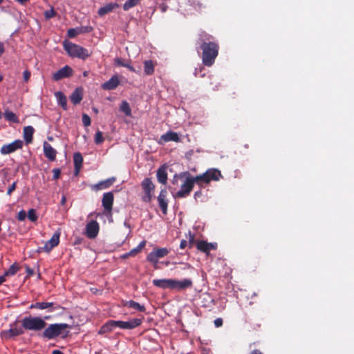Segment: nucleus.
Wrapping results in <instances>:
<instances>
[{
	"label": "nucleus",
	"instance_id": "obj_1",
	"mask_svg": "<svg viewBox=\"0 0 354 354\" xmlns=\"http://www.w3.org/2000/svg\"><path fill=\"white\" fill-rule=\"evenodd\" d=\"M213 37L205 32H201L198 38V43L202 50L203 64L206 66H212L218 55V44L213 41Z\"/></svg>",
	"mask_w": 354,
	"mask_h": 354
},
{
	"label": "nucleus",
	"instance_id": "obj_2",
	"mask_svg": "<svg viewBox=\"0 0 354 354\" xmlns=\"http://www.w3.org/2000/svg\"><path fill=\"white\" fill-rule=\"evenodd\" d=\"M49 319V317L46 316L44 319L40 317H26L21 320V324L25 330L32 331H41L47 326L45 319Z\"/></svg>",
	"mask_w": 354,
	"mask_h": 354
},
{
	"label": "nucleus",
	"instance_id": "obj_3",
	"mask_svg": "<svg viewBox=\"0 0 354 354\" xmlns=\"http://www.w3.org/2000/svg\"><path fill=\"white\" fill-rule=\"evenodd\" d=\"M63 46L68 55L72 57H77L84 60L91 55L88 49L66 40L64 41Z\"/></svg>",
	"mask_w": 354,
	"mask_h": 354
},
{
	"label": "nucleus",
	"instance_id": "obj_4",
	"mask_svg": "<svg viewBox=\"0 0 354 354\" xmlns=\"http://www.w3.org/2000/svg\"><path fill=\"white\" fill-rule=\"evenodd\" d=\"M70 326L66 323L50 324L46 326L41 337L47 339H53L61 335L63 332Z\"/></svg>",
	"mask_w": 354,
	"mask_h": 354
},
{
	"label": "nucleus",
	"instance_id": "obj_5",
	"mask_svg": "<svg viewBox=\"0 0 354 354\" xmlns=\"http://www.w3.org/2000/svg\"><path fill=\"white\" fill-rule=\"evenodd\" d=\"M222 174L220 170L218 169H209L205 173L195 176V180L200 185L201 183H209L212 180L218 181L221 178Z\"/></svg>",
	"mask_w": 354,
	"mask_h": 354
},
{
	"label": "nucleus",
	"instance_id": "obj_6",
	"mask_svg": "<svg viewBox=\"0 0 354 354\" xmlns=\"http://www.w3.org/2000/svg\"><path fill=\"white\" fill-rule=\"evenodd\" d=\"M196 183L195 177L189 176L186 178L180 189L176 193V198H185L189 195L192 191L194 183Z\"/></svg>",
	"mask_w": 354,
	"mask_h": 354
},
{
	"label": "nucleus",
	"instance_id": "obj_7",
	"mask_svg": "<svg viewBox=\"0 0 354 354\" xmlns=\"http://www.w3.org/2000/svg\"><path fill=\"white\" fill-rule=\"evenodd\" d=\"M24 333V328L22 326H19V322L17 320L12 324H10V328L8 330L1 331V336L6 339H9Z\"/></svg>",
	"mask_w": 354,
	"mask_h": 354
},
{
	"label": "nucleus",
	"instance_id": "obj_8",
	"mask_svg": "<svg viewBox=\"0 0 354 354\" xmlns=\"http://www.w3.org/2000/svg\"><path fill=\"white\" fill-rule=\"evenodd\" d=\"M142 189L145 193L142 201L145 203H150L152 200L155 185L149 178H145L141 183Z\"/></svg>",
	"mask_w": 354,
	"mask_h": 354
},
{
	"label": "nucleus",
	"instance_id": "obj_9",
	"mask_svg": "<svg viewBox=\"0 0 354 354\" xmlns=\"http://www.w3.org/2000/svg\"><path fill=\"white\" fill-rule=\"evenodd\" d=\"M142 323V319L134 318L124 322L121 320H113L115 328L118 327L121 329L132 330L140 326Z\"/></svg>",
	"mask_w": 354,
	"mask_h": 354
},
{
	"label": "nucleus",
	"instance_id": "obj_10",
	"mask_svg": "<svg viewBox=\"0 0 354 354\" xmlns=\"http://www.w3.org/2000/svg\"><path fill=\"white\" fill-rule=\"evenodd\" d=\"M169 254V250L166 248H156L151 252L147 257V260L153 264H156L158 259L162 258Z\"/></svg>",
	"mask_w": 354,
	"mask_h": 354
},
{
	"label": "nucleus",
	"instance_id": "obj_11",
	"mask_svg": "<svg viewBox=\"0 0 354 354\" xmlns=\"http://www.w3.org/2000/svg\"><path fill=\"white\" fill-rule=\"evenodd\" d=\"M22 147L23 141L21 140H16L10 144L3 145L0 149V152L3 155H6L13 153Z\"/></svg>",
	"mask_w": 354,
	"mask_h": 354
},
{
	"label": "nucleus",
	"instance_id": "obj_12",
	"mask_svg": "<svg viewBox=\"0 0 354 354\" xmlns=\"http://www.w3.org/2000/svg\"><path fill=\"white\" fill-rule=\"evenodd\" d=\"M60 308L61 306L59 305L55 306V304L53 302H36L32 304L29 307L30 309H46L49 313H52L56 310L59 309Z\"/></svg>",
	"mask_w": 354,
	"mask_h": 354
},
{
	"label": "nucleus",
	"instance_id": "obj_13",
	"mask_svg": "<svg viewBox=\"0 0 354 354\" xmlns=\"http://www.w3.org/2000/svg\"><path fill=\"white\" fill-rule=\"evenodd\" d=\"M100 230V225L96 221H91L87 223L85 229V234L88 239H95Z\"/></svg>",
	"mask_w": 354,
	"mask_h": 354
},
{
	"label": "nucleus",
	"instance_id": "obj_14",
	"mask_svg": "<svg viewBox=\"0 0 354 354\" xmlns=\"http://www.w3.org/2000/svg\"><path fill=\"white\" fill-rule=\"evenodd\" d=\"M193 286V281L190 279H184L181 281L176 279L172 280V289L178 291H182L187 288H191Z\"/></svg>",
	"mask_w": 354,
	"mask_h": 354
},
{
	"label": "nucleus",
	"instance_id": "obj_15",
	"mask_svg": "<svg viewBox=\"0 0 354 354\" xmlns=\"http://www.w3.org/2000/svg\"><path fill=\"white\" fill-rule=\"evenodd\" d=\"M61 236V230L58 229L52 236L51 239L46 241L44 245L46 252H50L59 243V238Z\"/></svg>",
	"mask_w": 354,
	"mask_h": 354
},
{
	"label": "nucleus",
	"instance_id": "obj_16",
	"mask_svg": "<svg viewBox=\"0 0 354 354\" xmlns=\"http://www.w3.org/2000/svg\"><path fill=\"white\" fill-rule=\"evenodd\" d=\"M72 75L73 69L66 65L55 73L53 75V79L55 81H59L62 79L71 77Z\"/></svg>",
	"mask_w": 354,
	"mask_h": 354
},
{
	"label": "nucleus",
	"instance_id": "obj_17",
	"mask_svg": "<svg viewBox=\"0 0 354 354\" xmlns=\"http://www.w3.org/2000/svg\"><path fill=\"white\" fill-rule=\"evenodd\" d=\"M114 196L111 192L104 193L102 197V207L106 212H111L113 208Z\"/></svg>",
	"mask_w": 354,
	"mask_h": 354
},
{
	"label": "nucleus",
	"instance_id": "obj_18",
	"mask_svg": "<svg viewBox=\"0 0 354 354\" xmlns=\"http://www.w3.org/2000/svg\"><path fill=\"white\" fill-rule=\"evenodd\" d=\"M167 194L166 189H162L158 196L159 207L163 214H167V213L168 201L167 200Z\"/></svg>",
	"mask_w": 354,
	"mask_h": 354
},
{
	"label": "nucleus",
	"instance_id": "obj_19",
	"mask_svg": "<svg viewBox=\"0 0 354 354\" xmlns=\"http://www.w3.org/2000/svg\"><path fill=\"white\" fill-rule=\"evenodd\" d=\"M116 180L115 177H111L109 178H107L104 180H102L99 182L98 183H96L95 185H93L91 186V189L93 191H99L104 189H107L110 187Z\"/></svg>",
	"mask_w": 354,
	"mask_h": 354
},
{
	"label": "nucleus",
	"instance_id": "obj_20",
	"mask_svg": "<svg viewBox=\"0 0 354 354\" xmlns=\"http://www.w3.org/2000/svg\"><path fill=\"white\" fill-rule=\"evenodd\" d=\"M44 154L50 161H55L57 156V151L46 141L43 144Z\"/></svg>",
	"mask_w": 354,
	"mask_h": 354
},
{
	"label": "nucleus",
	"instance_id": "obj_21",
	"mask_svg": "<svg viewBox=\"0 0 354 354\" xmlns=\"http://www.w3.org/2000/svg\"><path fill=\"white\" fill-rule=\"evenodd\" d=\"M196 248L207 254H209L210 250H215L216 248V244L212 243H207L205 241H197L196 242Z\"/></svg>",
	"mask_w": 354,
	"mask_h": 354
},
{
	"label": "nucleus",
	"instance_id": "obj_22",
	"mask_svg": "<svg viewBox=\"0 0 354 354\" xmlns=\"http://www.w3.org/2000/svg\"><path fill=\"white\" fill-rule=\"evenodd\" d=\"M172 280L173 279H156L152 281V283L153 286L162 289H172Z\"/></svg>",
	"mask_w": 354,
	"mask_h": 354
},
{
	"label": "nucleus",
	"instance_id": "obj_23",
	"mask_svg": "<svg viewBox=\"0 0 354 354\" xmlns=\"http://www.w3.org/2000/svg\"><path fill=\"white\" fill-rule=\"evenodd\" d=\"M119 84H120V80H119L118 77L116 75H114L112 77H111L108 81L104 82L102 85V88L104 90H108V91L113 90L115 88H117V86L119 85Z\"/></svg>",
	"mask_w": 354,
	"mask_h": 354
},
{
	"label": "nucleus",
	"instance_id": "obj_24",
	"mask_svg": "<svg viewBox=\"0 0 354 354\" xmlns=\"http://www.w3.org/2000/svg\"><path fill=\"white\" fill-rule=\"evenodd\" d=\"M83 98V91L82 88H77L70 96L71 101L75 105L80 103Z\"/></svg>",
	"mask_w": 354,
	"mask_h": 354
},
{
	"label": "nucleus",
	"instance_id": "obj_25",
	"mask_svg": "<svg viewBox=\"0 0 354 354\" xmlns=\"http://www.w3.org/2000/svg\"><path fill=\"white\" fill-rule=\"evenodd\" d=\"M73 162L75 167V175H78L83 162V158L80 152L74 153Z\"/></svg>",
	"mask_w": 354,
	"mask_h": 354
},
{
	"label": "nucleus",
	"instance_id": "obj_26",
	"mask_svg": "<svg viewBox=\"0 0 354 354\" xmlns=\"http://www.w3.org/2000/svg\"><path fill=\"white\" fill-rule=\"evenodd\" d=\"M161 139L165 142L174 141L178 142L180 141L178 134L174 131H168L161 136Z\"/></svg>",
	"mask_w": 354,
	"mask_h": 354
},
{
	"label": "nucleus",
	"instance_id": "obj_27",
	"mask_svg": "<svg viewBox=\"0 0 354 354\" xmlns=\"http://www.w3.org/2000/svg\"><path fill=\"white\" fill-rule=\"evenodd\" d=\"M35 129L32 126H27L24 128V138L27 144L32 142V136Z\"/></svg>",
	"mask_w": 354,
	"mask_h": 354
},
{
	"label": "nucleus",
	"instance_id": "obj_28",
	"mask_svg": "<svg viewBox=\"0 0 354 354\" xmlns=\"http://www.w3.org/2000/svg\"><path fill=\"white\" fill-rule=\"evenodd\" d=\"M115 328L113 320H109L99 330L98 334L103 335L111 332Z\"/></svg>",
	"mask_w": 354,
	"mask_h": 354
},
{
	"label": "nucleus",
	"instance_id": "obj_29",
	"mask_svg": "<svg viewBox=\"0 0 354 354\" xmlns=\"http://www.w3.org/2000/svg\"><path fill=\"white\" fill-rule=\"evenodd\" d=\"M119 5L116 3H108L104 7L100 8L98 10V15L100 16H104V15L111 12L114 8H118Z\"/></svg>",
	"mask_w": 354,
	"mask_h": 354
},
{
	"label": "nucleus",
	"instance_id": "obj_30",
	"mask_svg": "<svg viewBox=\"0 0 354 354\" xmlns=\"http://www.w3.org/2000/svg\"><path fill=\"white\" fill-rule=\"evenodd\" d=\"M55 96L58 101L59 104L62 107L64 110L67 109V99L66 95L61 91L55 93Z\"/></svg>",
	"mask_w": 354,
	"mask_h": 354
},
{
	"label": "nucleus",
	"instance_id": "obj_31",
	"mask_svg": "<svg viewBox=\"0 0 354 354\" xmlns=\"http://www.w3.org/2000/svg\"><path fill=\"white\" fill-rule=\"evenodd\" d=\"M125 306H128L129 308H133L135 310H137L140 312H145V307L144 306L140 305L139 303L133 301L129 300L125 302L124 304Z\"/></svg>",
	"mask_w": 354,
	"mask_h": 354
},
{
	"label": "nucleus",
	"instance_id": "obj_32",
	"mask_svg": "<svg viewBox=\"0 0 354 354\" xmlns=\"http://www.w3.org/2000/svg\"><path fill=\"white\" fill-rule=\"evenodd\" d=\"M158 181L162 184H166L167 180V173L163 168H159L157 171Z\"/></svg>",
	"mask_w": 354,
	"mask_h": 354
},
{
	"label": "nucleus",
	"instance_id": "obj_33",
	"mask_svg": "<svg viewBox=\"0 0 354 354\" xmlns=\"http://www.w3.org/2000/svg\"><path fill=\"white\" fill-rule=\"evenodd\" d=\"M144 71L147 75H151L154 72V64L151 60H146L144 62Z\"/></svg>",
	"mask_w": 354,
	"mask_h": 354
},
{
	"label": "nucleus",
	"instance_id": "obj_34",
	"mask_svg": "<svg viewBox=\"0 0 354 354\" xmlns=\"http://www.w3.org/2000/svg\"><path fill=\"white\" fill-rule=\"evenodd\" d=\"M5 119L9 122H12L13 123H19V120L17 115L11 111L6 110L4 113Z\"/></svg>",
	"mask_w": 354,
	"mask_h": 354
},
{
	"label": "nucleus",
	"instance_id": "obj_35",
	"mask_svg": "<svg viewBox=\"0 0 354 354\" xmlns=\"http://www.w3.org/2000/svg\"><path fill=\"white\" fill-rule=\"evenodd\" d=\"M21 267L17 263H13L10 267L6 270L5 273V276L12 277L14 276L19 270Z\"/></svg>",
	"mask_w": 354,
	"mask_h": 354
},
{
	"label": "nucleus",
	"instance_id": "obj_36",
	"mask_svg": "<svg viewBox=\"0 0 354 354\" xmlns=\"http://www.w3.org/2000/svg\"><path fill=\"white\" fill-rule=\"evenodd\" d=\"M146 243H147L146 241H141L136 248L131 250L129 252V255H130L131 257L136 256L145 248V246L146 245Z\"/></svg>",
	"mask_w": 354,
	"mask_h": 354
},
{
	"label": "nucleus",
	"instance_id": "obj_37",
	"mask_svg": "<svg viewBox=\"0 0 354 354\" xmlns=\"http://www.w3.org/2000/svg\"><path fill=\"white\" fill-rule=\"evenodd\" d=\"M120 111L124 113L127 116L131 115V109L130 108L129 103L127 101L122 102L120 106Z\"/></svg>",
	"mask_w": 354,
	"mask_h": 354
},
{
	"label": "nucleus",
	"instance_id": "obj_38",
	"mask_svg": "<svg viewBox=\"0 0 354 354\" xmlns=\"http://www.w3.org/2000/svg\"><path fill=\"white\" fill-rule=\"evenodd\" d=\"M115 62L118 66L126 67L129 71L132 72H136L135 68H133V66L131 65V64L129 62H125L124 60L118 58L115 59Z\"/></svg>",
	"mask_w": 354,
	"mask_h": 354
},
{
	"label": "nucleus",
	"instance_id": "obj_39",
	"mask_svg": "<svg viewBox=\"0 0 354 354\" xmlns=\"http://www.w3.org/2000/svg\"><path fill=\"white\" fill-rule=\"evenodd\" d=\"M140 0H127L123 5L124 10H129L130 8L136 6Z\"/></svg>",
	"mask_w": 354,
	"mask_h": 354
},
{
	"label": "nucleus",
	"instance_id": "obj_40",
	"mask_svg": "<svg viewBox=\"0 0 354 354\" xmlns=\"http://www.w3.org/2000/svg\"><path fill=\"white\" fill-rule=\"evenodd\" d=\"M26 216H28V219L32 222H35L38 218L36 212L34 209H30Z\"/></svg>",
	"mask_w": 354,
	"mask_h": 354
},
{
	"label": "nucleus",
	"instance_id": "obj_41",
	"mask_svg": "<svg viewBox=\"0 0 354 354\" xmlns=\"http://www.w3.org/2000/svg\"><path fill=\"white\" fill-rule=\"evenodd\" d=\"M81 31H79V28H70L67 31V36L70 38L76 37L78 34H80Z\"/></svg>",
	"mask_w": 354,
	"mask_h": 354
},
{
	"label": "nucleus",
	"instance_id": "obj_42",
	"mask_svg": "<svg viewBox=\"0 0 354 354\" xmlns=\"http://www.w3.org/2000/svg\"><path fill=\"white\" fill-rule=\"evenodd\" d=\"M190 4L196 10H201L205 7L199 0H192L190 1Z\"/></svg>",
	"mask_w": 354,
	"mask_h": 354
},
{
	"label": "nucleus",
	"instance_id": "obj_43",
	"mask_svg": "<svg viewBox=\"0 0 354 354\" xmlns=\"http://www.w3.org/2000/svg\"><path fill=\"white\" fill-rule=\"evenodd\" d=\"M104 141V138L102 133L100 131H97L95 136V142L97 145L101 144Z\"/></svg>",
	"mask_w": 354,
	"mask_h": 354
},
{
	"label": "nucleus",
	"instance_id": "obj_44",
	"mask_svg": "<svg viewBox=\"0 0 354 354\" xmlns=\"http://www.w3.org/2000/svg\"><path fill=\"white\" fill-rule=\"evenodd\" d=\"M82 123L84 127H88L91 125V120L90 117L87 114L84 113L82 115Z\"/></svg>",
	"mask_w": 354,
	"mask_h": 354
},
{
	"label": "nucleus",
	"instance_id": "obj_45",
	"mask_svg": "<svg viewBox=\"0 0 354 354\" xmlns=\"http://www.w3.org/2000/svg\"><path fill=\"white\" fill-rule=\"evenodd\" d=\"M203 69H204L203 67H201L198 69L196 68L195 72H194V75L196 77H205V73H203Z\"/></svg>",
	"mask_w": 354,
	"mask_h": 354
},
{
	"label": "nucleus",
	"instance_id": "obj_46",
	"mask_svg": "<svg viewBox=\"0 0 354 354\" xmlns=\"http://www.w3.org/2000/svg\"><path fill=\"white\" fill-rule=\"evenodd\" d=\"M189 247L192 248V245L195 243V235L194 234H192L191 232L189 233Z\"/></svg>",
	"mask_w": 354,
	"mask_h": 354
},
{
	"label": "nucleus",
	"instance_id": "obj_47",
	"mask_svg": "<svg viewBox=\"0 0 354 354\" xmlns=\"http://www.w3.org/2000/svg\"><path fill=\"white\" fill-rule=\"evenodd\" d=\"M17 182H14L8 189L7 194L10 196L12 193L16 189Z\"/></svg>",
	"mask_w": 354,
	"mask_h": 354
},
{
	"label": "nucleus",
	"instance_id": "obj_48",
	"mask_svg": "<svg viewBox=\"0 0 354 354\" xmlns=\"http://www.w3.org/2000/svg\"><path fill=\"white\" fill-rule=\"evenodd\" d=\"M26 217V212L24 210H21L17 215V219L19 221H24Z\"/></svg>",
	"mask_w": 354,
	"mask_h": 354
},
{
	"label": "nucleus",
	"instance_id": "obj_49",
	"mask_svg": "<svg viewBox=\"0 0 354 354\" xmlns=\"http://www.w3.org/2000/svg\"><path fill=\"white\" fill-rule=\"evenodd\" d=\"M55 15H56V13H55V10L53 9H51V10H50L48 11H46L45 12V17L47 19H50V18L55 17Z\"/></svg>",
	"mask_w": 354,
	"mask_h": 354
},
{
	"label": "nucleus",
	"instance_id": "obj_50",
	"mask_svg": "<svg viewBox=\"0 0 354 354\" xmlns=\"http://www.w3.org/2000/svg\"><path fill=\"white\" fill-rule=\"evenodd\" d=\"M79 31H81V33L82 32H90L93 30V28L91 26H84L78 28Z\"/></svg>",
	"mask_w": 354,
	"mask_h": 354
},
{
	"label": "nucleus",
	"instance_id": "obj_51",
	"mask_svg": "<svg viewBox=\"0 0 354 354\" xmlns=\"http://www.w3.org/2000/svg\"><path fill=\"white\" fill-rule=\"evenodd\" d=\"M30 75H31L30 71L28 70H26L23 73L24 80L27 82L29 80Z\"/></svg>",
	"mask_w": 354,
	"mask_h": 354
},
{
	"label": "nucleus",
	"instance_id": "obj_52",
	"mask_svg": "<svg viewBox=\"0 0 354 354\" xmlns=\"http://www.w3.org/2000/svg\"><path fill=\"white\" fill-rule=\"evenodd\" d=\"M25 268H26V272L27 273L28 277H30L34 274V273H35L34 270L32 268H30L28 265L25 266Z\"/></svg>",
	"mask_w": 354,
	"mask_h": 354
},
{
	"label": "nucleus",
	"instance_id": "obj_53",
	"mask_svg": "<svg viewBox=\"0 0 354 354\" xmlns=\"http://www.w3.org/2000/svg\"><path fill=\"white\" fill-rule=\"evenodd\" d=\"M53 178L54 179H58L60 177V174H61V171L59 169H53Z\"/></svg>",
	"mask_w": 354,
	"mask_h": 354
},
{
	"label": "nucleus",
	"instance_id": "obj_54",
	"mask_svg": "<svg viewBox=\"0 0 354 354\" xmlns=\"http://www.w3.org/2000/svg\"><path fill=\"white\" fill-rule=\"evenodd\" d=\"M223 319L221 318H217L214 320V325L216 327L218 328L223 325Z\"/></svg>",
	"mask_w": 354,
	"mask_h": 354
},
{
	"label": "nucleus",
	"instance_id": "obj_55",
	"mask_svg": "<svg viewBox=\"0 0 354 354\" xmlns=\"http://www.w3.org/2000/svg\"><path fill=\"white\" fill-rule=\"evenodd\" d=\"M6 51V47L3 42L0 41V57L4 54Z\"/></svg>",
	"mask_w": 354,
	"mask_h": 354
},
{
	"label": "nucleus",
	"instance_id": "obj_56",
	"mask_svg": "<svg viewBox=\"0 0 354 354\" xmlns=\"http://www.w3.org/2000/svg\"><path fill=\"white\" fill-rule=\"evenodd\" d=\"M187 245V241L186 240H182L180 243V249H185Z\"/></svg>",
	"mask_w": 354,
	"mask_h": 354
},
{
	"label": "nucleus",
	"instance_id": "obj_57",
	"mask_svg": "<svg viewBox=\"0 0 354 354\" xmlns=\"http://www.w3.org/2000/svg\"><path fill=\"white\" fill-rule=\"evenodd\" d=\"M66 203V197L64 194H63L62 196V198H61L60 204H61V205L64 206V205H65Z\"/></svg>",
	"mask_w": 354,
	"mask_h": 354
},
{
	"label": "nucleus",
	"instance_id": "obj_58",
	"mask_svg": "<svg viewBox=\"0 0 354 354\" xmlns=\"http://www.w3.org/2000/svg\"><path fill=\"white\" fill-rule=\"evenodd\" d=\"M7 276H5V273L0 277V285L6 281Z\"/></svg>",
	"mask_w": 354,
	"mask_h": 354
},
{
	"label": "nucleus",
	"instance_id": "obj_59",
	"mask_svg": "<svg viewBox=\"0 0 354 354\" xmlns=\"http://www.w3.org/2000/svg\"><path fill=\"white\" fill-rule=\"evenodd\" d=\"M249 354H263V353L259 349H254Z\"/></svg>",
	"mask_w": 354,
	"mask_h": 354
},
{
	"label": "nucleus",
	"instance_id": "obj_60",
	"mask_svg": "<svg viewBox=\"0 0 354 354\" xmlns=\"http://www.w3.org/2000/svg\"><path fill=\"white\" fill-rule=\"evenodd\" d=\"M37 252L40 253V252H46V249L44 248V246L43 247H39L37 250Z\"/></svg>",
	"mask_w": 354,
	"mask_h": 354
},
{
	"label": "nucleus",
	"instance_id": "obj_61",
	"mask_svg": "<svg viewBox=\"0 0 354 354\" xmlns=\"http://www.w3.org/2000/svg\"><path fill=\"white\" fill-rule=\"evenodd\" d=\"M131 257V256H130V255H129V252H127V253L123 254L121 256V258H122V259H127V258H129V257Z\"/></svg>",
	"mask_w": 354,
	"mask_h": 354
},
{
	"label": "nucleus",
	"instance_id": "obj_62",
	"mask_svg": "<svg viewBox=\"0 0 354 354\" xmlns=\"http://www.w3.org/2000/svg\"><path fill=\"white\" fill-rule=\"evenodd\" d=\"M202 193L201 191L199 192H196L195 194H194V198H196L198 197H200L201 196Z\"/></svg>",
	"mask_w": 354,
	"mask_h": 354
},
{
	"label": "nucleus",
	"instance_id": "obj_63",
	"mask_svg": "<svg viewBox=\"0 0 354 354\" xmlns=\"http://www.w3.org/2000/svg\"><path fill=\"white\" fill-rule=\"evenodd\" d=\"M52 354H64V353L59 350H55L53 351Z\"/></svg>",
	"mask_w": 354,
	"mask_h": 354
},
{
	"label": "nucleus",
	"instance_id": "obj_64",
	"mask_svg": "<svg viewBox=\"0 0 354 354\" xmlns=\"http://www.w3.org/2000/svg\"><path fill=\"white\" fill-rule=\"evenodd\" d=\"M81 242H82V239L78 238L75 240V244H80V243H81Z\"/></svg>",
	"mask_w": 354,
	"mask_h": 354
}]
</instances>
